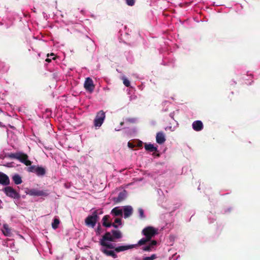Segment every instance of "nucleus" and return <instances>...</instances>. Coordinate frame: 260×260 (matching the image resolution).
<instances>
[{
  "instance_id": "nucleus-1",
  "label": "nucleus",
  "mask_w": 260,
  "mask_h": 260,
  "mask_svg": "<svg viewBox=\"0 0 260 260\" xmlns=\"http://www.w3.org/2000/svg\"><path fill=\"white\" fill-rule=\"evenodd\" d=\"M5 157L10 159H17L26 166H29L32 164V161L28 159V155L21 151H18L16 153H6L5 154Z\"/></svg>"
},
{
  "instance_id": "nucleus-2",
  "label": "nucleus",
  "mask_w": 260,
  "mask_h": 260,
  "mask_svg": "<svg viewBox=\"0 0 260 260\" xmlns=\"http://www.w3.org/2000/svg\"><path fill=\"white\" fill-rule=\"evenodd\" d=\"M98 210H95L91 215H88L85 219V223L88 226L94 228L99 219Z\"/></svg>"
},
{
  "instance_id": "nucleus-3",
  "label": "nucleus",
  "mask_w": 260,
  "mask_h": 260,
  "mask_svg": "<svg viewBox=\"0 0 260 260\" xmlns=\"http://www.w3.org/2000/svg\"><path fill=\"white\" fill-rule=\"evenodd\" d=\"M143 235L145 236L150 241L152 238L157 234V230L152 226H147L142 232Z\"/></svg>"
},
{
  "instance_id": "nucleus-4",
  "label": "nucleus",
  "mask_w": 260,
  "mask_h": 260,
  "mask_svg": "<svg viewBox=\"0 0 260 260\" xmlns=\"http://www.w3.org/2000/svg\"><path fill=\"white\" fill-rule=\"evenodd\" d=\"M105 117V113L103 110L99 111L94 120V125L95 127H100L103 123Z\"/></svg>"
},
{
  "instance_id": "nucleus-5",
  "label": "nucleus",
  "mask_w": 260,
  "mask_h": 260,
  "mask_svg": "<svg viewBox=\"0 0 260 260\" xmlns=\"http://www.w3.org/2000/svg\"><path fill=\"white\" fill-rule=\"evenodd\" d=\"M6 194L11 198L19 199L20 198V194L11 186H7L4 190Z\"/></svg>"
},
{
  "instance_id": "nucleus-6",
  "label": "nucleus",
  "mask_w": 260,
  "mask_h": 260,
  "mask_svg": "<svg viewBox=\"0 0 260 260\" xmlns=\"http://www.w3.org/2000/svg\"><path fill=\"white\" fill-rule=\"evenodd\" d=\"M26 193L27 194L31 196H43L47 197L48 196L49 193L47 192L46 190H41L37 189H28L26 191Z\"/></svg>"
},
{
  "instance_id": "nucleus-7",
  "label": "nucleus",
  "mask_w": 260,
  "mask_h": 260,
  "mask_svg": "<svg viewBox=\"0 0 260 260\" xmlns=\"http://www.w3.org/2000/svg\"><path fill=\"white\" fill-rule=\"evenodd\" d=\"M84 87L86 90L89 91V92L91 93L93 92L95 86L93 84L92 80L90 78L88 77L86 79L84 84Z\"/></svg>"
},
{
  "instance_id": "nucleus-8",
  "label": "nucleus",
  "mask_w": 260,
  "mask_h": 260,
  "mask_svg": "<svg viewBox=\"0 0 260 260\" xmlns=\"http://www.w3.org/2000/svg\"><path fill=\"white\" fill-rule=\"evenodd\" d=\"M124 217L127 218L132 215L133 212V209L131 206H125L123 208Z\"/></svg>"
},
{
  "instance_id": "nucleus-9",
  "label": "nucleus",
  "mask_w": 260,
  "mask_h": 260,
  "mask_svg": "<svg viewBox=\"0 0 260 260\" xmlns=\"http://www.w3.org/2000/svg\"><path fill=\"white\" fill-rule=\"evenodd\" d=\"M10 183L8 176L5 174L0 172V184L3 185H7Z\"/></svg>"
},
{
  "instance_id": "nucleus-10",
  "label": "nucleus",
  "mask_w": 260,
  "mask_h": 260,
  "mask_svg": "<svg viewBox=\"0 0 260 260\" xmlns=\"http://www.w3.org/2000/svg\"><path fill=\"white\" fill-rule=\"evenodd\" d=\"M192 128L197 132L201 131L203 128V124L200 120L194 121L192 124Z\"/></svg>"
},
{
  "instance_id": "nucleus-11",
  "label": "nucleus",
  "mask_w": 260,
  "mask_h": 260,
  "mask_svg": "<svg viewBox=\"0 0 260 260\" xmlns=\"http://www.w3.org/2000/svg\"><path fill=\"white\" fill-rule=\"evenodd\" d=\"M126 197V192L125 190L120 192L117 197L113 198V201L116 203H119L123 201Z\"/></svg>"
},
{
  "instance_id": "nucleus-12",
  "label": "nucleus",
  "mask_w": 260,
  "mask_h": 260,
  "mask_svg": "<svg viewBox=\"0 0 260 260\" xmlns=\"http://www.w3.org/2000/svg\"><path fill=\"white\" fill-rule=\"evenodd\" d=\"M156 141L159 144H162L166 141V138L163 132H159L156 134Z\"/></svg>"
},
{
  "instance_id": "nucleus-13",
  "label": "nucleus",
  "mask_w": 260,
  "mask_h": 260,
  "mask_svg": "<svg viewBox=\"0 0 260 260\" xmlns=\"http://www.w3.org/2000/svg\"><path fill=\"white\" fill-rule=\"evenodd\" d=\"M157 244V242L155 240L151 241L150 243L146 246H144L142 248L143 250L145 251H152L154 248L155 246Z\"/></svg>"
},
{
  "instance_id": "nucleus-14",
  "label": "nucleus",
  "mask_w": 260,
  "mask_h": 260,
  "mask_svg": "<svg viewBox=\"0 0 260 260\" xmlns=\"http://www.w3.org/2000/svg\"><path fill=\"white\" fill-rule=\"evenodd\" d=\"M135 247V245H125V246H120L117 247L115 248V251L116 252H120L121 251H123L131 248H133Z\"/></svg>"
},
{
  "instance_id": "nucleus-15",
  "label": "nucleus",
  "mask_w": 260,
  "mask_h": 260,
  "mask_svg": "<svg viewBox=\"0 0 260 260\" xmlns=\"http://www.w3.org/2000/svg\"><path fill=\"white\" fill-rule=\"evenodd\" d=\"M107 241H109L111 242H113V238L112 237V234L111 232H107L105 235L103 236L102 239L100 241H104L106 242Z\"/></svg>"
},
{
  "instance_id": "nucleus-16",
  "label": "nucleus",
  "mask_w": 260,
  "mask_h": 260,
  "mask_svg": "<svg viewBox=\"0 0 260 260\" xmlns=\"http://www.w3.org/2000/svg\"><path fill=\"white\" fill-rule=\"evenodd\" d=\"M101 251L107 256H111L115 258L117 257V255L115 253L114 251L112 250H108L106 248H102Z\"/></svg>"
},
{
  "instance_id": "nucleus-17",
  "label": "nucleus",
  "mask_w": 260,
  "mask_h": 260,
  "mask_svg": "<svg viewBox=\"0 0 260 260\" xmlns=\"http://www.w3.org/2000/svg\"><path fill=\"white\" fill-rule=\"evenodd\" d=\"M111 233L113 238V242L115 241V239H118L122 237V234L119 230H113L111 231Z\"/></svg>"
},
{
  "instance_id": "nucleus-18",
  "label": "nucleus",
  "mask_w": 260,
  "mask_h": 260,
  "mask_svg": "<svg viewBox=\"0 0 260 260\" xmlns=\"http://www.w3.org/2000/svg\"><path fill=\"white\" fill-rule=\"evenodd\" d=\"M109 218H110L109 215H105L103 217V218L102 219V220L103 221V226L107 227V228H109V227L111 226V222H108Z\"/></svg>"
},
{
  "instance_id": "nucleus-19",
  "label": "nucleus",
  "mask_w": 260,
  "mask_h": 260,
  "mask_svg": "<svg viewBox=\"0 0 260 260\" xmlns=\"http://www.w3.org/2000/svg\"><path fill=\"white\" fill-rule=\"evenodd\" d=\"M36 174L38 176H44L46 174V170L42 167L37 166Z\"/></svg>"
},
{
  "instance_id": "nucleus-20",
  "label": "nucleus",
  "mask_w": 260,
  "mask_h": 260,
  "mask_svg": "<svg viewBox=\"0 0 260 260\" xmlns=\"http://www.w3.org/2000/svg\"><path fill=\"white\" fill-rule=\"evenodd\" d=\"M111 213L115 216H122V210L119 209V207H115L112 210Z\"/></svg>"
},
{
  "instance_id": "nucleus-21",
  "label": "nucleus",
  "mask_w": 260,
  "mask_h": 260,
  "mask_svg": "<svg viewBox=\"0 0 260 260\" xmlns=\"http://www.w3.org/2000/svg\"><path fill=\"white\" fill-rule=\"evenodd\" d=\"M145 149L150 152H154L157 151V148L154 147L153 145L151 144H146L145 145Z\"/></svg>"
},
{
  "instance_id": "nucleus-22",
  "label": "nucleus",
  "mask_w": 260,
  "mask_h": 260,
  "mask_svg": "<svg viewBox=\"0 0 260 260\" xmlns=\"http://www.w3.org/2000/svg\"><path fill=\"white\" fill-rule=\"evenodd\" d=\"M12 179L17 185L21 184L22 182L21 177L18 174L14 175L12 177Z\"/></svg>"
},
{
  "instance_id": "nucleus-23",
  "label": "nucleus",
  "mask_w": 260,
  "mask_h": 260,
  "mask_svg": "<svg viewBox=\"0 0 260 260\" xmlns=\"http://www.w3.org/2000/svg\"><path fill=\"white\" fill-rule=\"evenodd\" d=\"M3 233L6 236H10V235L11 234V230L9 228V226L8 224H4Z\"/></svg>"
},
{
  "instance_id": "nucleus-24",
  "label": "nucleus",
  "mask_w": 260,
  "mask_h": 260,
  "mask_svg": "<svg viewBox=\"0 0 260 260\" xmlns=\"http://www.w3.org/2000/svg\"><path fill=\"white\" fill-rule=\"evenodd\" d=\"M100 244L103 247H105L106 248L109 249H114L116 248L115 247L114 244L112 243H109L106 242H105L104 241H100Z\"/></svg>"
},
{
  "instance_id": "nucleus-25",
  "label": "nucleus",
  "mask_w": 260,
  "mask_h": 260,
  "mask_svg": "<svg viewBox=\"0 0 260 260\" xmlns=\"http://www.w3.org/2000/svg\"><path fill=\"white\" fill-rule=\"evenodd\" d=\"M149 241H150L147 238H146V237L143 238L138 241L137 244L135 245V247L137 245H139V246L143 245Z\"/></svg>"
},
{
  "instance_id": "nucleus-26",
  "label": "nucleus",
  "mask_w": 260,
  "mask_h": 260,
  "mask_svg": "<svg viewBox=\"0 0 260 260\" xmlns=\"http://www.w3.org/2000/svg\"><path fill=\"white\" fill-rule=\"evenodd\" d=\"M59 224V220L57 218H54L52 223V227L54 229H56Z\"/></svg>"
},
{
  "instance_id": "nucleus-27",
  "label": "nucleus",
  "mask_w": 260,
  "mask_h": 260,
  "mask_svg": "<svg viewBox=\"0 0 260 260\" xmlns=\"http://www.w3.org/2000/svg\"><path fill=\"white\" fill-rule=\"evenodd\" d=\"M30 167H28L27 170L29 172H32V173H36V169L37 168V166H29Z\"/></svg>"
},
{
  "instance_id": "nucleus-28",
  "label": "nucleus",
  "mask_w": 260,
  "mask_h": 260,
  "mask_svg": "<svg viewBox=\"0 0 260 260\" xmlns=\"http://www.w3.org/2000/svg\"><path fill=\"white\" fill-rule=\"evenodd\" d=\"M138 212L139 213V216L141 219L145 218L144 210L142 208H140L138 209Z\"/></svg>"
},
{
  "instance_id": "nucleus-29",
  "label": "nucleus",
  "mask_w": 260,
  "mask_h": 260,
  "mask_svg": "<svg viewBox=\"0 0 260 260\" xmlns=\"http://www.w3.org/2000/svg\"><path fill=\"white\" fill-rule=\"evenodd\" d=\"M156 258V255L155 254H153L150 256L145 257L143 260H154Z\"/></svg>"
},
{
  "instance_id": "nucleus-30",
  "label": "nucleus",
  "mask_w": 260,
  "mask_h": 260,
  "mask_svg": "<svg viewBox=\"0 0 260 260\" xmlns=\"http://www.w3.org/2000/svg\"><path fill=\"white\" fill-rule=\"evenodd\" d=\"M136 119L135 118H127L125 119V121L129 123H134L136 122Z\"/></svg>"
},
{
  "instance_id": "nucleus-31",
  "label": "nucleus",
  "mask_w": 260,
  "mask_h": 260,
  "mask_svg": "<svg viewBox=\"0 0 260 260\" xmlns=\"http://www.w3.org/2000/svg\"><path fill=\"white\" fill-rule=\"evenodd\" d=\"M123 83L126 87L130 86V82L128 79L124 78L123 80Z\"/></svg>"
},
{
  "instance_id": "nucleus-32",
  "label": "nucleus",
  "mask_w": 260,
  "mask_h": 260,
  "mask_svg": "<svg viewBox=\"0 0 260 260\" xmlns=\"http://www.w3.org/2000/svg\"><path fill=\"white\" fill-rule=\"evenodd\" d=\"M127 5L133 6L135 3V0H125Z\"/></svg>"
},
{
  "instance_id": "nucleus-33",
  "label": "nucleus",
  "mask_w": 260,
  "mask_h": 260,
  "mask_svg": "<svg viewBox=\"0 0 260 260\" xmlns=\"http://www.w3.org/2000/svg\"><path fill=\"white\" fill-rule=\"evenodd\" d=\"M114 222L116 223H118L119 225L121 224V219L119 218H117L115 219Z\"/></svg>"
},
{
  "instance_id": "nucleus-34",
  "label": "nucleus",
  "mask_w": 260,
  "mask_h": 260,
  "mask_svg": "<svg viewBox=\"0 0 260 260\" xmlns=\"http://www.w3.org/2000/svg\"><path fill=\"white\" fill-rule=\"evenodd\" d=\"M101 225H99L97 228V230L96 231V234L97 235H99L100 234V232H101Z\"/></svg>"
},
{
  "instance_id": "nucleus-35",
  "label": "nucleus",
  "mask_w": 260,
  "mask_h": 260,
  "mask_svg": "<svg viewBox=\"0 0 260 260\" xmlns=\"http://www.w3.org/2000/svg\"><path fill=\"white\" fill-rule=\"evenodd\" d=\"M111 226H113L114 228H115L116 229H117L118 228V225L115 222H114L113 223H111Z\"/></svg>"
},
{
  "instance_id": "nucleus-36",
  "label": "nucleus",
  "mask_w": 260,
  "mask_h": 260,
  "mask_svg": "<svg viewBox=\"0 0 260 260\" xmlns=\"http://www.w3.org/2000/svg\"><path fill=\"white\" fill-rule=\"evenodd\" d=\"M49 56H54V54L53 53H51L50 55L49 54H48L47 56L49 57ZM52 59L55 60V57H53Z\"/></svg>"
},
{
  "instance_id": "nucleus-37",
  "label": "nucleus",
  "mask_w": 260,
  "mask_h": 260,
  "mask_svg": "<svg viewBox=\"0 0 260 260\" xmlns=\"http://www.w3.org/2000/svg\"><path fill=\"white\" fill-rule=\"evenodd\" d=\"M128 146L130 148H133V144L132 143H131L130 142L128 143Z\"/></svg>"
},
{
  "instance_id": "nucleus-38",
  "label": "nucleus",
  "mask_w": 260,
  "mask_h": 260,
  "mask_svg": "<svg viewBox=\"0 0 260 260\" xmlns=\"http://www.w3.org/2000/svg\"><path fill=\"white\" fill-rule=\"evenodd\" d=\"M46 61L48 62H50L51 61V59H49V58H47L46 59Z\"/></svg>"
},
{
  "instance_id": "nucleus-39",
  "label": "nucleus",
  "mask_w": 260,
  "mask_h": 260,
  "mask_svg": "<svg viewBox=\"0 0 260 260\" xmlns=\"http://www.w3.org/2000/svg\"><path fill=\"white\" fill-rule=\"evenodd\" d=\"M173 115H174V114H173V113H170V117H171L172 118H173V119H174Z\"/></svg>"
},
{
  "instance_id": "nucleus-40",
  "label": "nucleus",
  "mask_w": 260,
  "mask_h": 260,
  "mask_svg": "<svg viewBox=\"0 0 260 260\" xmlns=\"http://www.w3.org/2000/svg\"><path fill=\"white\" fill-rule=\"evenodd\" d=\"M123 124H124V122H120V124L121 125H123Z\"/></svg>"
}]
</instances>
